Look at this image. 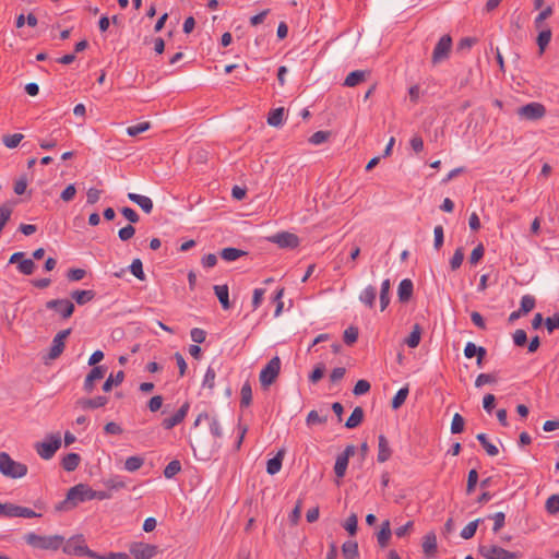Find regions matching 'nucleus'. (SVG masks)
I'll return each instance as SVG.
<instances>
[{
	"instance_id": "nucleus-6",
	"label": "nucleus",
	"mask_w": 559,
	"mask_h": 559,
	"mask_svg": "<svg viewBox=\"0 0 559 559\" xmlns=\"http://www.w3.org/2000/svg\"><path fill=\"white\" fill-rule=\"evenodd\" d=\"M61 447L60 433L49 435L46 440L36 444L38 455L44 460H50Z\"/></svg>"
},
{
	"instance_id": "nucleus-62",
	"label": "nucleus",
	"mask_w": 559,
	"mask_h": 559,
	"mask_svg": "<svg viewBox=\"0 0 559 559\" xmlns=\"http://www.w3.org/2000/svg\"><path fill=\"white\" fill-rule=\"evenodd\" d=\"M215 378H216L215 370L212 367H209L206 369L202 385L204 388H209L210 390H212L215 385Z\"/></svg>"
},
{
	"instance_id": "nucleus-22",
	"label": "nucleus",
	"mask_w": 559,
	"mask_h": 559,
	"mask_svg": "<svg viewBox=\"0 0 559 559\" xmlns=\"http://www.w3.org/2000/svg\"><path fill=\"white\" fill-rule=\"evenodd\" d=\"M216 297L219 300V304L224 310H228L231 308V304L229 301V290L227 285H215L213 287Z\"/></svg>"
},
{
	"instance_id": "nucleus-10",
	"label": "nucleus",
	"mask_w": 559,
	"mask_h": 559,
	"mask_svg": "<svg viewBox=\"0 0 559 559\" xmlns=\"http://www.w3.org/2000/svg\"><path fill=\"white\" fill-rule=\"evenodd\" d=\"M129 551L134 559H152L158 552V547L143 542H133L129 546Z\"/></svg>"
},
{
	"instance_id": "nucleus-64",
	"label": "nucleus",
	"mask_w": 559,
	"mask_h": 559,
	"mask_svg": "<svg viewBox=\"0 0 559 559\" xmlns=\"http://www.w3.org/2000/svg\"><path fill=\"white\" fill-rule=\"evenodd\" d=\"M545 325L549 333L554 332L556 329H559V313H555L552 317L546 318Z\"/></svg>"
},
{
	"instance_id": "nucleus-7",
	"label": "nucleus",
	"mask_w": 559,
	"mask_h": 559,
	"mask_svg": "<svg viewBox=\"0 0 559 559\" xmlns=\"http://www.w3.org/2000/svg\"><path fill=\"white\" fill-rule=\"evenodd\" d=\"M452 50V38L450 35H443L433 48L431 63L437 66L450 57Z\"/></svg>"
},
{
	"instance_id": "nucleus-45",
	"label": "nucleus",
	"mask_w": 559,
	"mask_h": 559,
	"mask_svg": "<svg viewBox=\"0 0 559 559\" xmlns=\"http://www.w3.org/2000/svg\"><path fill=\"white\" fill-rule=\"evenodd\" d=\"M181 471V464L178 460H173L170 461L165 469H164V476L166 478H173L174 476H176L179 472Z\"/></svg>"
},
{
	"instance_id": "nucleus-61",
	"label": "nucleus",
	"mask_w": 559,
	"mask_h": 559,
	"mask_svg": "<svg viewBox=\"0 0 559 559\" xmlns=\"http://www.w3.org/2000/svg\"><path fill=\"white\" fill-rule=\"evenodd\" d=\"M477 481H478V473H477V471L476 469H471L468 472V476H467V485H466V493L467 495H471L475 490Z\"/></svg>"
},
{
	"instance_id": "nucleus-33",
	"label": "nucleus",
	"mask_w": 559,
	"mask_h": 559,
	"mask_svg": "<svg viewBox=\"0 0 559 559\" xmlns=\"http://www.w3.org/2000/svg\"><path fill=\"white\" fill-rule=\"evenodd\" d=\"M420 337H421V326L416 323L413 326V330L409 333V335L405 338V344L411 348H416L420 343Z\"/></svg>"
},
{
	"instance_id": "nucleus-34",
	"label": "nucleus",
	"mask_w": 559,
	"mask_h": 559,
	"mask_svg": "<svg viewBox=\"0 0 559 559\" xmlns=\"http://www.w3.org/2000/svg\"><path fill=\"white\" fill-rule=\"evenodd\" d=\"M219 254L223 260L230 262L246 255L247 252L237 248L228 247L224 248Z\"/></svg>"
},
{
	"instance_id": "nucleus-20",
	"label": "nucleus",
	"mask_w": 559,
	"mask_h": 559,
	"mask_svg": "<svg viewBox=\"0 0 559 559\" xmlns=\"http://www.w3.org/2000/svg\"><path fill=\"white\" fill-rule=\"evenodd\" d=\"M128 199L139 205L146 214H150L153 210V202L148 197L130 192Z\"/></svg>"
},
{
	"instance_id": "nucleus-3",
	"label": "nucleus",
	"mask_w": 559,
	"mask_h": 559,
	"mask_svg": "<svg viewBox=\"0 0 559 559\" xmlns=\"http://www.w3.org/2000/svg\"><path fill=\"white\" fill-rule=\"evenodd\" d=\"M62 551L66 555L78 556V557H90V558H99L96 552L91 550L86 543L85 538L82 534L74 535L69 539H64L63 545L61 546Z\"/></svg>"
},
{
	"instance_id": "nucleus-52",
	"label": "nucleus",
	"mask_w": 559,
	"mask_h": 559,
	"mask_svg": "<svg viewBox=\"0 0 559 559\" xmlns=\"http://www.w3.org/2000/svg\"><path fill=\"white\" fill-rule=\"evenodd\" d=\"M497 377L493 373H480L475 380V386L480 388L485 384L496 383Z\"/></svg>"
},
{
	"instance_id": "nucleus-28",
	"label": "nucleus",
	"mask_w": 559,
	"mask_h": 559,
	"mask_svg": "<svg viewBox=\"0 0 559 559\" xmlns=\"http://www.w3.org/2000/svg\"><path fill=\"white\" fill-rule=\"evenodd\" d=\"M364 420V409L360 406H357L352 412L350 416L347 418L345 423V427L348 429H354L358 427Z\"/></svg>"
},
{
	"instance_id": "nucleus-8",
	"label": "nucleus",
	"mask_w": 559,
	"mask_h": 559,
	"mask_svg": "<svg viewBox=\"0 0 559 559\" xmlns=\"http://www.w3.org/2000/svg\"><path fill=\"white\" fill-rule=\"evenodd\" d=\"M516 114L521 119L536 121L545 117L546 107L540 103L533 102L519 107Z\"/></svg>"
},
{
	"instance_id": "nucleus-25",
	"label": "nucleus",
	"mask_w": 559,
	"mask_h": 559,
	"mask_svg": "<svg viewBox=\"0 0 559 559\" xmlns=\"http://www.w3.org/2000/svg\"><path fill=\"white\" fill-rule=\"evenodd\" d=\"M423 550L427 557H433L437 552V537L435 533H428L423 539Z\"/></svg>"
},
{
	"instance_id": "nucleus-11",
	"label": "nucleus",
	"mask_w": 559,
	"mask_h": 559,
	"mask_svg": "<svg viewBox=\"0 0 559 559\" xmlns=\"http://www.w3.org/2000/svg\"><path fill=\"white\" fill-rule=\"evenodd\" d=\"M45 307L56 311L63 320L71 318L75 310L74 304L69 299H51L45 304Z\"/></svg>"
},
{
	"instance_id": "nucleus-50",
	"label": "nucleus",
	"mask_w": 559,
	"mask_h": 559,
	"mask_svg": "<svg viewBox=\"0 0 559 559\" xmlns=\"http://www.w3.org/2000/svg\"><path fill=\"white\" fill-rule=\"evenodd\" d=\"M330 131H317L309 138V142L313 145H320L326 142L330 139Z\"/></svg>"
},
{
	"instance_id": "nucleus-39",
	"label": "nucleus",
	"mask_w": 559,
	"mask_h": 559,
	"mask_svg": "<svg viewBox=\"0 0 559 559\" xmlns=\"http://www.w3.org/2000/svg\"><path fill=\"white\" fill-rule=\"evenodd\" d=\"M483 522V519H476L472 522H469L462 531H461V537L463 539H471L475 536L478 524Z\"/></svg>"
},
{
	"instance_id": "nucleus-53",
	"label": "nucleus",
	"mask_w": 559,
	"mask_h": 559,
	"mask_svg": "<svg viewBox=\"0 0 559 559\" xmlns=\"http://www.w3.org/2000/svg\"><path fill=\"white\" fill-rule=\"evenodd\" d=\"M328 421V415L320 416L317 411H310L307 415L306 423L308 426L316 424H325Z\"/></svg>"
},
{
	"instance_id": "nucleus-21",
	"label": "nucleus",
	"mask_w": 559,
	"mask_h": 559,
	"mask_svg": "<svg viewBox=\"0 0 559 559\" xmlns=\"http://www.w3.org/2000/svg\"><path fill=\"white\" fill-rule=\"evenodd\" d=\"M392 536L391 524L389 520H384L381 523V528L377 533V542L381 548H385Z\"/></svg>"
},
{
	"instance_id": "nucleus-12",
	"label": "nucleus",
	"mask_w": 559,
	"mask_h": 559,
	"mask_svg": "<svg viewBox=\"0 0 559 559\" xmlns=\"http://www.w3.org/2000/svg\"><path fill=\"white\" fill-rule=\"evenodd\" d=\"M270 242L276 243L283 249H295L299 246V237L289 231H281L267 237Z\"/></svg>"
},
{
	"instance_id": "nucleus-17",
	"label": "nucleus",
	"mask_w": 559,
	"mask_h": 559,
	"mask_svg": "<svg viewBox=\"0 0 559 559\" xmlns=\"http://www.w3.org/2000/svg\"><path fill=\"white\" fill-rule=\"evenodd\" d=\"M108 403V397L98 395L93 399H80L76 401V405L82 409H95L104 407Z\"/></svg>"
},
{
	"instance_id": "nucleus-60",
	"label": "nucleus",
	"mask_w": 559,
	"mask_h": 559,
	"mask_svg": "<svg viewBox=\"0 0 559 559\" xmlns=\"http://www.w3.org/2000/svg\"><path fill=\"white\" fill-rule=\"evenodd\" d=\"M357 524H358V519H357V515L355 513L350 514L345 523H344V528L348 532L349 535H355L357 533Z\"/></svg>"
},
{
	"instance_id": "nucleus-29",
	"label": "nucleus",
	"mask_w": 559,
	"mask_h": 559,
	"mask_svg": "<svg viewBox=\"0 0 559 559\" xmlns=\"http://www.w3.org/2000/svg\"><path fill=\"white\" fill-rule=\"evenodd\" d=\"M342 554L344 559H357L359 556L357 542L346 540L342 545Z\"/></svg>"
},
{
	"instance_id": "nucleus-31",
	"label": "nucleus",
	"mask_w": 559,
	"mask_h": 559,
	"mask_svg": "<svg viewBox=\"0 0 559 559\" xmlns=\"http://www.w3.org/2000/svg\"><path fill=\"white\" fill-rule=\"evenodd\" d=\"M376 297H377L376 287L369 285L361 292V294L359 296V300L362 304H365L366 306H368L369 308H372L374 306Z\"/></svg>"
},
{
	"instance_id": "nucleus-43",
	"label": "nucleus",
	"mask_w": 559,
	"mask_h": 559,
	"mask_svg": "<svg viewBox=\"0 0 559 559\" xmlns=\"http://www.w3.org/2000/svg\"><path fill=\"white\" fill-rule=\"evenodd\" d=\"M552 8L550 5L546 7L544 10H542L539 12V14L535 17L534 20V26L536 29H539V28H545L544 27V22L545 20H547L548 17H550L552 15Z\"/></svg>"
},
{
	"instance_id": "nucleus-63",
	"label": "nucleus",
	"mask_w": 559,
	"mask_h": 559,
	"mask_svg": "<svg viewBox=\"0 0 559 559\" xmlns=\"http://www.w3.org/2000/svg\"><path fill=\"white\" fill-rule=\"evenodd\" d=\"M484 253H485V248L483 246V243H479L478 246H476L471 255H469V263L471 264H477L484 257Z\"/></svg>"
},
{
	"instance_id": "nucleus-54",
	"label": "nucleus",
	"mask_w": 559,
	"mask_h": 559,
	"mask_svg": "<svg viewBox=\"0 0 559 559\" xmlns=\"http://www.w3.org/2000/svg\"><path fill=\"white\" fill-rule=\"evenodd\" d=\"M301 510H302V500L298 499L295 508L292 510L290 514L288 515V519H289V522L292 525L298 524V522L301 518Z\"/></svg>"
},
{
	"instance_id": "nucleus-42",
	"label": "nucleus",
	"mask_w": 559,
	"mask_h": 559,
	"mask_svg": "<svg viewBox=\"0 0 559 559\" xmlns=\"http://www.w3.org/2000/svg\"><path fill=\"white\" fill-rule=\"evenodd\" d=\"M143 464H144L143 457L138 456V455L129 456L124 462V468L128 472H135V471L140 469L143 466Z\"/></svg>"
},
{
	"instance_id": "nucleus-23",
	"label": "nucleus",
	"mask_w": 559,
	"mask_h": 559,
	"mask_svg": "<svg viewBox=\"0 0 559 559\" xmlns=\"http://www.w3.org/2000/svg\"><path fill=\"white\" fill-rule=\"evenodd\" d=\"M539 29H540V32L537 35L536 44L538 46V53H539V56H542L545 52L547 46L549 45V43L551 40L552 32H551L550 27H545V28H539Z\"/></svg>"
},
{
	"instance_id": "nucleus-40",
	"label": "nucleus",
	"mask_w": 559,
	"mask_h": 559,
	"mask_svg": "<svg viewBox=\"0 0 559 559\" xmlns=\"http://www.w3.org/2000/svg\"><path fill=\"white\" fill-rule=\"evenodd\" d=\"M284 108L280 107L270 111L267 117V123L272 127H278L283 123Z\"/></svg>"
},
{
	"instance_id": "nucleus-38",
	"label": "nucleus",
	"mask_w": 559,
	"mask_h": 559,
	"mask_svg": "<svg viewBox=\"0 0 559 559\" xmlns=\"http://www.w3.org/2000/svg\"><path fill=\"white\" fill-rule=\"evenodd\" d=\"M409 390L408 386L400 389L392 399L391 406L393 409H399L406 401Z\"/></svg>"
},
{
	"instance_id": "nucleus-56",
	"label": "nucleus",
	"mask_w": 559,
	"mask_h": 559,
	"mask_svg": "<svg viewBox=\"0 0 559 559\" xmlns=\"http://www.w3.org/2000/svg\"><path fill=\"white\" fill-rule=\"evenodd\" d=\"M105 486L109 490H119L126 487V483L120 476H114L105 481Z\"/></svg>"
},
{
	"instance_id": "nucleus-37",
	"label": "nucleus",
	"mask_w": 559,
	"mask_h": 559,
	"mask_svg": "<svg viewBox=\"0 0 559 559\" xmlns=\"http://www.w3.org/2000/svg\"><path fill=\"white\" fill-rule=\"evenodd\" d=\"M252 403V389L247 381L242 384L240 390V406L248 407Z\"/></svg>"
},
{
	"instance_id": "nucleus-24",
	"label": "nucleus",
	"mask_w": 559,
	"mask_h": 559,
	"mask_svg": "<svg viewBox=\"0 0 559 559\" xmlns=\"http://www.w3.org/2000/svg\"><path fill=\"white\" fill-rule=\"evenodd\" d=\"M96 293L92 289L86 290H73L71 292V298L80 306L85 305L95 298Z\"/></svg>"
},
{
	"instance_id": "nucleus-30",
	"label": "nucleus",
	"mask_w": 559,
	"mask_h": 559,
	"mask_svg": "<svg viewBox=\"0 0 559 559\" xmlns=\"http://www.w3.org/2000/svg\"><path fill=\"white\" fill-rule=\"evenodd\" d=\"M81 457L78 453H68L61 461L62 468L67 472H73L78 468Z\"/></svg>"
},
{
	"instance_id": "nucleus-9",
	"label": "nucleus",
	"mask_w": 559,
	"mask_h": 559,
	"mask_svg": "<svg viewBox=\"0 0 559 559\" xmlns=\"http://www.w3.org/2000/svg\"><path fill=\"white\" fill-rule=\"evenodd\" d=\"M478 552L486 559H518V554L495 545H479Z\"/></svg>"
},
{
	"instance_id": "nucleus-41",
	"label": "nucleus",
	"mask_w": 559,
	"mask_h": 559,
	"mask_svg": "<svg viewBox=\"0 0 559 559\" xmlns=\"http://www.w3.org/2000/svg\"><path fill=\"white\" fill-rule=\"evenodd\" d=\"M535 305H536V300H535L534 296H532V295H524L521 298V304H520V309L519 310L523 314H527L530 311H532L535 308Z\"/></svg>"
},
{
	"instance_id": "nucleus-35",
	"label": "nucleus",
	"mask_w": 559,
	"mask_h": 559,
	"mask_svg": "<svg viewBox=\"0 0 559 559\" xmlns=\"http://www.w3.org/2000/svg\"><path fill=\"white\" fill-rule=\"evenodd\" d=\"M476 439L479 441L489 456H496L499 453L498 448L488 440L485 433H478Z\"/></svg>"
},
{
	"instance_id": "nucleus-27",
	"label": "nucleus",
	"mask_w": 559,
	"mask_h": 559,
	"mask_svg": "<svg viewBox=\"0 0 559 559\" xmlns=\"http://www.w3.org/2000/svg\"><path fill=\"white\" fill-rule=\"evenodd\" d=\"M368 75H369V71H362V70L353 71L346 76V79L344 81V85L348 86V87H354V86L358 85L359 83L364 82Z\"/></svg>"
},
{
	"instance_id": "nucleus-58",
	"label": "nucleus",
	"mask_w": 559,
	"mask_h": 559,
	"mask_svg": "<svg viewBox=\"0 0 559 559\" xmlns=\"http://www.w3.org/2000/svg\"><path fill=\"white\" fill-rule=\"evenodd\" d=\"M17 270L24 275H31L35 270V263L32 259H24L19 263Z\"/></svg>"
},
{
	"instance_id": "nucleus-57",
	"label": "nucleus",
	"mask_w": 559,
	"mask_h": 559,
	"mask_svg": "<svg viewBox=\"0 0 559 559\" xmlns=\"http://www.w3.org/2000/svg\"><path fill=\"white\" fill-rule=\"evenodd\" d=\"M488 519L493 520V533H498L506 524V514L503 512H497L493 515H489Z\"/></svg>"
},
{
	"instance_id": "nucleus-5",
	"label": "nucleus",
	"mask_w": 559,
	"mask_h": 559,
	"mask_svg": "<svg viewBox=\"0 0 559 559\" xmlns=\"http://www.w3.org/2000/svg\"><path fill=\"white\" fill-rule=\"evenodd\" d=\"M281 371V359L273 357L260 372V383L263 389L269 388L275 382Z\"/></svg>"
},
{
	"instance_id": "nucleus-55",
	"label": "nucleus",
	"mask_w": 559,
	"mask_h": 559,
	"mask_svg": "<svg viewBox=\"0 0 559 559\" xmlns=\"http://www.w3.org/2000/svg\"><path fill=\"white\" fill-rule=\"evenodd\" d=\"M358 329L356 326H349L344 331V342L347 345H353L358 338Z\"/></svg>"
},
{
	"instance_id": "nucleus-44",
	"label": "nucleus",
	"mask_w": 559,
	"mask_h": 559,
	"mask_svg": "<svg viewBox=\"0 0 559 559\" xmlns=\"http://www.w3.org/2000/svg\"><path fill=\"white\" fill-rule=\"evenodd\" d=\"M23 138L22 133L8 134L2 138V142L8 148H15Z\"/></svg>"
},
{
	"instance_id": "nucleus-14",
	"label": "nucleus",
	"mask_w": 559,
	"mask_h": 559,
	"mask_svg": "<svg viewBox=\"0 0 559 559\" xmlns=\"http://www.w3.org/2000/svg\"><path fill=\"white\" fill-rule=\"evenodd\" d=\"M106 371V366L93 367L84 380L83 390L88 394L92 393L95 389L96 382L105 377Z\"/></svg>"
},
{
	"instance_id": "nucleus-47",
	"label": "nucleus",
	"mask_w": 559,
	"mask_h": 559,
	"mask_svg": "<svg viewBox=\"0 0 559 559\" xmlns=\"http://www.w3.org/2000/svg\"><path fill=\"white\" fill-rule=\"evenodd\" d=\"M465 419L459 413H455L451 423V432L456 435L464 431Z\"/></svg>"
},
{
	"instance_id": "nucleus-19",
	"label": "nucleus",
	"mask_w": 559,
	"mask_h": 559,
	"mask_svg": "<svg viewBox=\"0 0 559 559\" xmlns=\"http://www.w3.org/2000/svg\"><path fill=\"white\" fill-rule=\"evenodd\" d=\"M413 282L409 278L402 280L397 288L399 300L403 304L409 301L413 296Z\"/></svg>"
},
{
	"instance_id": "nucleus-36",
	"label": "nucleus",
	"mask_w": 559,
	"mask_h": 559,
	"mask_svg": "<svg viewBox=\"0 0 559 559\" xmlns=\"http://www.w3.org/2000/svg\"><path fill=\"white\" fill-rule=\"evenodd\" d=\"M390 280H384L381 284V289H380V308H381V311L385 310L386 307L389 306L390 304V297H389V293H390Z\"/></svg>"
},
{
	"instance_id": "nucleus-46",
	"label": "nucleus",
	"mask_w": 559,
	"mask_h": 559,
	"mask_svg": "<svg viewBox=\"0 0 559 559\" xmlns=\"http://www.w3.org/2000/svg\"><path fill=\"white\" fill-rule=\"evenodd\" d=\"M463 260H464V249L462 247H459L454 251V254L450 260L451 270L456 271L462 265Z\"/></svg>"
},
{
	"instance_id": "nucleus-2",
	"label": "nucleus",
	"mask_w": 559,
	"mask_h": 559,
	"mask_svg": "<svg viewBox=\"0 0 559 559\" xmlns=\"http://www.w3.org/2000/svg\"><path fill=\"white\" fill-rule=\"evenodd\" d=\"M26 545L33 549L57 551L64 543V537L59 534L55 535H39L34 532L24 534L23 536Z\"/></svg>"
},
{
	"instance_id": "nucleus-59",
	"label": "nucleus",
	"mask_w": 559,
	"mask_h": 559,
	"mask_svg": "<svg viewBox=\"0 0 559 559\" xmlns=\"http://www.w3.org/2000/svg\"><path fill=\"white\" fill-rule=\"evenodd\" d=\"M546 510L549 514H557L559 512V495H552L547 499Z\"/></svg>"
},
{
	"instance_id": "nucleus-4",
	"label": "nucleus",
	"mask_w": 559,
	"mask_h": 559,
	"mask_svg": "<svg viewBox=\"0 0 559 559\" xmlns=\"http://www.w3.org/2000/svg\"><path fill=\"white\" fill-rule=\"evenodd\" d=\"M27 465L14 461L7 452H0V473L9 478H22L27 474Z\"/></svg>"
},
{
	"instance_id": "nucleus-48",
	"label": "nucleus",
	"mask_w": 559,
	"mask_h": 559,
	"mask_svg": "<svg viewBox=\"0 0 559 559\" xmlns=\"http://www.w3.org/2000/svg\"><path fill=\"white\" fill-rule=\"evenodd\" d=\"M130 269V272L140 281H144L145 280V274H144V271H143V264H142V261L140 259H134L131 263V265L129 266Z\"/></svg>"
},
{
	"instance_id": "nucleus-15",
	"label": "nucleus",
	"mask_w": 559,
	"mask_h": 559,
	"mask_svg": "<svg viewBox=\"0 0 559 559\" xmlns=\"http://www.w3.org/2000/svg\"><path fill=\"white\" fill-rule=\"evenodd\" d=\"M71 329H66L56 334V336L52 340L50 352H49V358L56 359L58 358L62 352L64 350V342L71 334Z\"/></svg>"
},
{
	"instance_id": "nucleus-18",
	"label": "nucleus",
	"mask_w": 559,
	"mask_h": 559,
	"mask_svg": "<svg viewBox=\"0 0 559 559\" xmlns=\"http://www.w3.org/2000/svg\"><path fill=\"white\" fill-rule=\"evenodd\" d=\"M392 455V450L389 445V441L384 435L378 437V456L379 463L386 462Z\"/></svg>"
},
{
	"instance_id": "nucleus-32",
	"label": "nucleus",
	"mask_w": 559,
	"mask_h": 559,
	"mask_svg": "<svg viewBox=\"0 0 559 559\" xmlns=\"http://www.w3.org/2000/svg\"><path fill=\"white\" fill-rule=\"evenodd\" d=\"M123 380H124V372L122 370H119L116 373V376L110 373L109 377L104 382L102 389L104 392H109V391H111L114 385L117 386V385L121 384L123 382Z\"/></svg>"
},
{
	"instance_id": "nucleus-49",
	"label": "nucleus",
	"mask_w": 559,
	"mask_h": 559,
	"mask_svg": "<svg viewBox=\"0 0 559 559\" xmlns=\"http://www.w3.org/2000/svg\"><path fill=\"white\" fill-rule=\"evenodd\" d=\"M324 372H325V366L323 362H319L314 366L313 370L311 371V373L309 374V381L311 383H317L318 381H320L323 376H324Z\"/></svg>"
},
{
	"instance_id": "nucleus-51",
	"label": "nucleus",
	"mask_w": 559,
	"mask_h": 559,
	"mask_svg": "<svg viewBox=\"0 0 559 559\" xmlns=\"http://www.w3.org/2000/svg\"><path fill=\"white\" fill-rule=\"evenodd\" d=\"M151 128V123L148 121L138 123L135 126H130L127 128V133L130 136H136L142 132H145Z\"/></svg>"
},
{
	"instance_id": "nucleus-1",
	"label": "nucleus",
	"mask_w": 559,
	"mask_h": 559,
	"mask_svg": "<svg viewBox=\"0 0 559 559\" xmlns=\"http://www.w3.org/2000/svg\"><path fill=\"white\" fill-rule=\"evenodd\" d=\"M90 495L91 487L88 485L78 484L68 490L66 498L55 506V510L57 512L70 511L78 507L80 503L90 501Z\"/></svg>"
},
{
	"instance_id": "nucleus-16",
	"label": "nucleus",
	"mask_w": 559,
	"mask_h": 559,
	"mask_svg": "<svg viewBox=\"0 0 559 559\" xmlns=\"http://www.w3.org/2000/svg\"><path fill=\"white\" fill-rule=\"evenodd\" d=\"M189 408L190 404L185 402L173 416L163 419L162 427L166 430H170L182 423L189 412Z\"/></svg>"
},
{
	"instance_id": "nucleus-26",
	"label": "nucleus",
	"mask_w": 559,
	"mask_h": 559,
	"mask_svg": "<svg viewBox=\"0 0 559 559\" xmlns=\"http://www.w3.org/2000/svg\"><path fill=\"white\" fill-rule=\"evenodd\" d=\"M284 455H285V451L280 450L274 457L267 460V463H266L267 474L275 475L281 471Z\"/></svg>"
},
{
	"instance_id": "nucleus-13",
	"label": "nucleus",
	"mask_w": 559,
	"mask_h": 559,
	"mask_svg": "<svg viewBox=\"0 0 559 559\" xmlns=\"http://www.w3.org/2000/svg\"><path fill=\"white\" fill-rule=\"evenodd\" d=\"M356 452V447L353 444H348L344 451L337 455L335 465H334V473L338 478H343L345 476L349 457L353 456Z\"/></svg>"
}]
</instances>
